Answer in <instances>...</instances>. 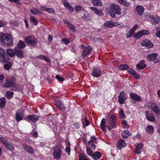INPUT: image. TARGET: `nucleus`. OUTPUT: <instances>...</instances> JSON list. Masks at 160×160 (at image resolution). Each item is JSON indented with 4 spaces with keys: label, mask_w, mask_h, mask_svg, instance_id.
<instances>
[{
    "label": "nucleus",
    "mask_w": 160,
    "mask_h": 160,
    "mask_svg": "<svg viewBox=\"0 0 160 160\" xmlns=\"http://www.w3.org/2000/svg\"><path fill=\"white\" fill-rule=\"evenodd\" d=\"M133 31H132L131 30H130L126 34V37L127 38H130L133 35Z\"/></svg>",
    "instance_id": "nucleus-57"
},
{
    "label": "nucleus",
    "mask_w": 160,
    "mask_h": 160,
    "mask_svg": "<svg viewBox=\"0 0 160 160\" xmlns=\"http://www.w3.org/2000/svg\"><path fill=\"white\" fill-rule=\"evenodd\" d=\"M127 145L125 141L123 139L119 140L117 143V147L120 149L125 147Z\"/></svg>",
    "instance_id": "nucleus-15"
},
{
    "label": "nucleus",
    "mask_w": 160,
    "mask_h": 160,
    "mask_svg": "<svg viewBox=\"0 0 160 160\" xmlns=\"http://www.w3.org/2000/svg\"><path fill=\"white\" fill-rule=\"evenodd\" d=\"M25 46V44L24 42L22 41H20L18 44L17 47L16 48L21 49L24 48Z\"/></svg>",
    "instance_id": "nucleus-37"
},
{
    "label": "nucleus",
    "mask_w": 160,
    "mask_h": 160,
    "mask_svg": "<svg viewBox=\"0 0 160 160\" xmlns=\"http://www.w3.org/2000/svg\"><path fill=\"white\" fill-rule=\"evenodd\" d=\"M6 52L8 55L11 57H13L15 54V50L12 49H7Z\"/></svg>",
    "instance_id": "nucleus-31"
},
{
    "label": "nucleus",
    "mask_w": 160,
    "mask_h": 160,
    "mask_svg": "<svg viewBox=\"0 0 160 160\" xmlns=\"http://www.w3.org/2000/svg\"><path fill=\"white\" fill-rule=\"evenodd\" d=\"M75 9L76 11L78 12H80L82 10L83 13H85L84 12H86V11L84 9V8L80 6H76L75 7Z\"/></svg>",
    "instance_id": "nucleus-38"
},
{
    "label": "nucleus",
    "mask_w": 160,
    "mask_h": 160,
    "mask_svg": "<svg viewBox=\"0 0 160 160\" xmlns=\"http://www.w3.org/2000/svg\"><path fill=\"white\" fill-rule=\"evenodd\" d=\"M90 8L97 15L99 16H102L103 15V13L102 11L93 7H91Z\"/></svg>",
    "instance_id": "nucleus-26"
},
{
    "label": "nucleus",
    "mask_w": 160,
    "mask_h": 160,
    "mask_svg": "<svg viewBox=\"0 0 160 160\" xmlns=\"http://www.w3.org/2000/svg\"><path fill=\"white\" fill-rule=\"evenodd\" d=\"M143 146V145L141 143H140L138 144L134 151L135 153L136 154H140L141 152V150Z\"/></svg>",
    "instance_id": "nucleus-25"
},
{
    "label": "nucleus",
    "mask_w": 160,
    "mask_h": 160,
    "mask_svg": "<svg viewBox=\"0 0 160 160\" xmlns=\"http://www.w3.org/2000/svg\"><path fill=\"white\" fill-rule=\"evenodd\" d=\"M101 70L98 68H94L92 73V76L95 77H99L101 74Z\"/></svg>",
    "instance_id": "nucleus-17"
},
{
    "label": "nucleus",
    "mask_w": 160,
    "mask_h": 160,
    "mask_svg": "<svg viewBox=\"0 0 160 160\" xmlns=\"http://www.w3.org/2000/svg\"><path fill=\"white\" fill-rule=\"evenodd\" d=\"M106 11L108 13L110 14L112 17L113 18L115 17V14L120 15L121 13V8L120 6L114 3L111 4L110 8H107Z\"/></svg>",
    "instance_id": "nucleus-2"
},
{
    "label": "nucleus",
    "mask_w": 160,
    "mask_h": 160,
    "mask_svg": "<svg viewBox=\"0 0 160 160\" xmlns=\"http://www.w3.org/2000/svg\"><path fill=\"white\" fill-rule=\"evenodd\" d=\"M23 148L28 153L33 154L34 153V151L33 149L28 146L27 145H23Z\"/></svg>",
    "instance_id": "nucleus-28"
},
{
    "label": "nucleus",
    "mask_w": 160,
    "mask_h": 160,
    "mask_svg": "<svg viewBox=\"0 0 160 160\" xmlns=\"http://www.w3.org/2000/svg\"><path fill=\"white\" fill-rule=\"evenodd\" d=\"M82 123L83 126H88L89 125V122L86 117H84V119L82 120Z\"/></svg>",
    "instance_id": "nucleus-45"
},
{
    "label": "nucleus",
    "mask_w": 160,
    "mask_h": 160,
    "mask_svg": "<svg viewBox=\"0 0 160 160\" xmlns=\"http://www.w3.org/2000/svg\"><path fill=\"white\" fill-rule=\"evenodd\" d=\"M100 126L102 130L104 132H106L107 126L106 124L105 119V118H103L102 119L101 122Z\"/></svg>",
    "instance_id": "nucleus-27"
},
{
    "label": "nucleus",
    "mask_w": 160,
    "mask_h": 160,
    "mask_svg": "<svg viewBox=\"0 0 160 160\" xmlns=\"http://www.w3.org/2000/svg\"><path fill=\"white\" fill-rule=\"evenodd\" d=\"M154 130V127L152 125H149L146 128V132L149 134L153 133Z\"/></svg>",
    "instance_id": "nucleus-30"
},
{
    "label": "nucleus",
    "mask_w": 160,
    "mask_h": 160,
    "mask_svg": "<svg viewBox=\"0 0 160 160\" xmlns=\"http://www.w3.org/2000/svg\"><path fill=\"white\" fill-rule=\"evenodd\" d=\"M133 76V77L136 78L137 79H139L140 78V75L137 73H136V72H135V73L134 74Z\"/></svg>",
    "instance_id": "nucleus-64"
},
{
    "label": "nucleus",
    "mask_w": 160,
    "mask_h": 160,
    "mask_svg": "<svg viewBox=\"0 0 160 160\" xmlns=\"http://www.w3.org/2000/svg\"><path fill=\"white\" fill-rule=\"evenodd\" d=\"M121 4L126 7H128L130 6V3L129 2H127L126 0H123Z\"/></svg>",
    "instance_id": "nucleus-51"
},
{
    "label": "nucleus",
    "mask_w": 160,
    "mask_h": 160,
    "mask_svg": "<svg viewBox=\"0 0 160 160\" xmlns=\"http://www.w3.org/2000/svg\"><path fill=\"white\" fill-rule=\"evenodd\" d=\"M31 12L34 15H36L39 13H41L39 12L37 9L35 8H33L30 10Z\"/></svg>",
    "instance_id": "nucleus-46"
},
{
    "label": "nucleus",
    "mask_w": 160,
    "mask_h": 160,
    "mask_svg": "<svg viewBox=\"0 0 160 160\" xmlns=\"http://www.w3.org/2000/svg\"><path fill=\"white\" fill-rule=\"evenodd\" d=\"M147 18L148 20L153 24H156L160 21V18L158 16H153L152 15H149L147 16Z\"/></svg>",
    "instance_id": "nucleus-7"
},
{
    "label": "nucleus",
    "mask_w": 160,
    "mask_h": 160,
    "mask_svg": "<svg viewBox=\"0 0 160 160\" xmlns=\"http://www.w3.org/2000/svg\"><path fill=\"white\" fill-rule=\"evenodd\" d=\"M47 12L50 13H54L55 12L54 10L51 8H48Z\"/></svg>",
    "instance_id": "nucleus-62"
},
{
    "label": "nucleus",
    "mask_w": 160,
    "mask_h": 160,
    "mask_svg": "<svg viewBox=\"0 0 160 160\" xmlns=\"http://www.w3.org/2000/svg\"><path fill=\"white\" fill-rule=\"evenodd\" d=\"M140 31L142 36L144 35H148L150 33L149 31L143 29Z\"/></svg>",
    "instance_id": "nucleus-50"
},
{
    "label": "nucleus",
    "mask_w": 160,
    "mask_h": 160,
    "mask_svg": "<svg viewBox=\"0 0 160 160\" xmlns=\"http://www.w3.org/2000/svg\"><path fill=\"white\" fill-rule=\"evenodd\" d=\"M118 114L120 118L124 119L126 118V117L122 109L120 110Z\"/></svg>",
    "instance_id": "nucleus-48"
},
{
    "label": "nucleus",
    "mask_w": 160,
    "mask_h": 160,
    "mask_svg": "<svg viewBox=\"0 0 160 160\" xmlns=\"http://www.w3.org/2000/svg\"><path fill=\"white\" fill-rule=\"evenodd\" d=\"M101 154L99 152H97L93 154L92 157L95 160L99 159L101 156Z\"/></svg>",
    "instance_id": "nucleus-33"
},
{
    "label": "nucleus",
    "mask_w": 160,
    "mask_h": 160,
    "mask_svg": "<svg viewBox=\"0 0 160 160\" xmlns=\"http://www.w3.org/2000/svg\"><path fill=\"white\" fill-rule=\"evenodd\" d=\"M12 67V65L10 63H8L5 64L4 66V68L6 70L9 69Z\"/></svg>",
    "instance_id": "nucleus-56"
},
{
    "label": "nucleus",
    "mask_w": 160,
    "mask_h": 160,
    "mask_svg": "<svg viewBox=\"0 0 160 160\" xmlns=\"http://www.w3.org/2000/svg\"><path fill=\"white\" fill-rule=\"evenodd\" d=\"M25 41L27 43L31 45L36 44L37 42V39L33 36H29L25 38Z\"/></svg>",
    "instance_id": "nucleus-6"
},
{
    "label": "nucleus",
    "mask_w": 160,
    "mask_h": 160,
    "mask_svg": "<svg viewBox=\"0 0 160 160\" xmlns=\"http://www.w3.org/2000/svg\"><path fill=\"white\" fill-rule=\"evenodd\" d=\"M126 98V97L124 92H121L118 97V102L120 104L123 103Z\"/></svg>",
    "instance_id": "nucleus-12"
},
{
    "label": "nucleus",
    "mask_w": 160,
    "mask_h": 160,
    "mask_svg": "<svg viewBox=\"0 0 160 160\" xmlns=\"http://www.w3.org/2000/svg\"><path fill=\"white\" fill-rule=\"evenodd\" d=\"M130 135H131V133L128 130L123 131L122 133V136L123 138H127Z\"/></svg>",
    "instance_id": "nucleus-29"
},
{
    "label": "nucleus",
    "mask_w": 160,
    "mask_h": 160,
    "mask_svg": "<svg viewBox=\"0 0 160 160\" xmlns=\"http://www.w3.org/2000/svg\"><path fill=\"white\" fill-rule=\"evenodd\" d=\"M53 156L54 158L56 159H59L61 157L62 149L60 146H56L53 148Z\"/></svg>",
    "instance_id": "nucleus-4"
},
{
    "label": "nucleus",
    "mask_w": 160,
    "mask_h": 160,
    "mask_svg": "<svg viewBox=\"0 0 160 160\" xmlns=\"http://www.w3.org/2000/svg\"><path fill=\"white\" fill-rule=\"evenodd\" d=\"M128 72L129 74L131 75H133L136 72L132 68H130L128 70Z\"/></svg>",
    "instance_id": "nucleus-58"
},
{
    "label": "nucleus",
    "mask_w": 160,
    "mask_h": 160,
    "mask_svg": "<svg viewBox=\"0 0 160 160\" xmlns=\"http://www.w3.org/2000/svg\"><path fill=\"white\" fill-rule=\"evenodd\" d=\"M41 10L44 11H47L48 8H47L44 6H41Z\"/></svg>",
    "instance_id": "nucleus-63"
},
{
    "label": "nucleus",
    "mask_w": 160,
    "mask_h": 160,
    "mask_svg": "<svg viewBox=\"0 0 160 160\" xmlns=\"http://www.w3.org/2000/svg\"><path fill=\"white\" fill-rule=\"evenodd\" d=\"M56 78L58 81H62L64 80V78L61 77L60 76L58 75H56Z\"/></svg>",
    "instance_id": "nucleus-60"
},
{
    "label": "nucleus",
    "mask_w": 160,
    "mask_h": 160,
    "mask_svg": "<svg viewBox=\"0 0 160 160\" xmlns=\"http://www.w3.org/2000/svg\"><path fill=\"white\" fill-rule=\"evenodd\" d=\"M36 57L41 59H44L47 62H50V60L49 58L44 55H39L36 56Z\"/></svg>",
    "instance_id": "nucleus-34"
},
{
    "label": "nucleus",
    "mask_w": 160,
    "mask_h": 160,
    "mask_svg": "<svg viewBox=\"0 0 160 160\" xmlns=\"http://www.w3.org/2000/svg\"><path fill=\"white\" fill-rule=\"evenodd\" d=\"M130 97L132 100L137 101H140L141 100V98L139 96L133 92L130 93Z\"/></svg>",
    "instance_id": "nucleus-14"
},
{
    "label": "nucleus",
    "mask_w": 160,
    "mask_h": 160,
    "mask_svg": "<svg viewBox=\"0 0 160 160\" xmlns=\"http://www.w3.org/2000/svg\"><path fill=\"white\" fill-rule=\"evenodd\" d=\"M86 152L88 155L92 157L93 153L88 148H87L86 149Z\"/></svg>",
    "instance_id": "nucleus-54"
},
{
    "label": "nucleus",
    "mask_w": 160,
    "mask_h": 160,
    "mask_svg": "<svg viewBox=\"0 0 160 160\" xmlns=\"http://www.w3.org/2000/svg\"><path fill=\"white\" fill-rule=\"evenodd\" d=\"M14 50H15V54H16L17 56L19 58H22L23 56L22 50L21 49H19V48H15Z\"/></svg>",
    "instance_id": "nucleus-18"
},
{
    "label": "nucleus",
    "mask_w": 160,
    "mask_h": 160,
    "mask_svg": "<svg viewBox=\"0 0 160 160\" xmlns=\"http://www.w3.org/2000/svg\"><path fill=\"white\" fill-rule=\"evenodd\" d=\"M115 24H116L115 22L112 21H108L105 22L103 24V26L107 28H112L115 27Z\"/></svg>",
    "instance_id": "nucleus-21"
},
{
    "label": "nucleus",
    "mask_w": 160,
    "mask_h": 160,
    "mask_svg": "<svg viewBox=\"0 0 160 160\" xmlns=\"http://www.w3.org/2000/svg\"><path fill=\"white\" fill-rule=\"evenodd\" d=\"M30 21L31 23L34 25H37L38 24V21L36 18L33 16H32L30 18Z\"/></svg>",
    "instance_id": "nucleus-47"
},
{
    "label": "nucleus",
    "mask_w": 160,
    "mask_h": 160,
    "mask_svg": "<svg viewBox=\"0 0 160 160\" xmlns=\"http://www.w3.org/2000/svg\"><path fill=\"white\" fill-rule=\"evenodd\" d=\"M122 123L124 125V127L125 128H128L129 127V126L127 122L125 120H123L122 121Z\"/></svg>",
    "instance_id": "nucleus-59"
},
{
    "label": "nucleus",
    "mask_w": 160,
    "mask_h": 160,
    "mask_svg": "<svg viewBox=\"0 0 160 160\" xmlns=\"http://www.w3.org/2000/svg\"><path fill=\"white\" fill-rule=\"evenodd\" d=\"M63 3L65 7L69 11L71 12H72L73 11V8L68 3L66 0H64Z\"/></svg>",
    "instance_id": "nucleus-16"
},
{
    "label": "nucleus",
    "mask_w": 160,
    "mask_h": 160,
    "mask_svg": "<svg viewBox=\"0 0 160 160\" xmlns=\"http://www.w3.org/2000/svg\"><path fill=\"white\" fill-rule=\"evenodd\" d=\"M79 160H90L87 158V156L83 153H80L79 155Z\"/></svg>",
    "instance_id": "nucleus-43"
},
{
    "label": "nucleus",
    "mask_w": 160,
    "mask_h": 160,
    "mask_svg": "<svg viewBox=\"0 0 160 160\" xmlns=\"http://www.w3.org/2000/svg\"><path fill=\"white\" fill-rule=\"evenodd\" d=\"M146 118L149 121H153L155 120L154 117L152 114H150V115Z\"/></svg>",
    "instance_id": "nucleus-52"
},
{
    "label": "nucleus",
    "mask_w": 160,
    "mask_h": 160,
    "mask_svg": "<svg viewBox=\"0 0 160 160\" xmlns=\"http://www.w3.org/2000/svg\"><path fill=\"white\" fill-rule=\"evenodd\" d=\"M146 107H148V108H151L152 110L156 114H158L159 113L160 110L157 104L154 103L150 102L147 103L145 105Z\"/></svg>",
    "instance_id": "nucleus-5"
},
{
    "label": "nucleus",
    "mask_w": 160,
    "mask_h": 160,
    "mask_svg": "<svg viewBox=\"0 0 160 160\" xmlns=\"http://www.w3.org/2000/svg\"><path fill=\"white\" fill-rule=\"evenodd\" d=\"M136 11L138 15H142L143 14L144 12V8L141 5L138 6L136 8Z\"/></svg>",
    "instance_id": "nucleus-24"
},
{
    "label": "nucleus",
    "mask_w": 160,
    "mask_h": 160,
    "mask_svg": "<svg viewBox=\"0 0 160 160\" xmlns=\"http://www.w3.org/2000/svg\"><path fill=\"white\" fill-rule=\"evenodd\" d=\"M67 26L72 31L74 32L76 31V29L74 26L70 23H68V24L67 25Z\"/></svg>",
    "instance_id": "nucleus-49"
},
{
    "label": "nucleus",
    "mask_w": 160,
    "mask_h": 160,
    "mask_svg": "<svg viewBox=\"0 0 160 160\" xmlns=\"http://www.w3.org/2000/svg\"><path fill=\"white\" fill-rule=\"evenodd\" d=\"M13 38L10 34L0 32V42L3 46H11L13 45Z\"/></svg>",
    "instance_id": "nucleus-1"
},
{
    "label": "nucleus",
    "mask_w": 160,
    "mask_h": 160,
    "mask_svg": "<svg viewBox=\"0 0 160 160\" xmlns=\"http://www.w3.org/2000/svg\"><path fill=\"white\" fill-rule=\"evenodd\" d=\"M128 66L126 64H122L118 66V68L120 70H126L128 68Z\"/></svg>",
    "instance_id": "nucleus-44"
},
{
    "label": "nucleus",
    "mask_w": 160,
    "mask_h": 160,
    "mask_svg": "<svg viewBox=\"0 0 160 160\" xmlns=\"http://www.w3.org/2000/svg\"><path fill=\"white\" fill-rule=\"evenodd\" d=\"M92 2L94 6H101L102 3L100 0H92Z\"/></svg>",
    "instance_id": "nucleus-36"
},
{
    "label": "nucleus",
    "mask_w": 160,
    "mask_h": 160,
    "mask_svg": "<svg viewBox=\"0 0 160 160\" xmlns=\"http://www.w3.org/2000/svg\"><path fill=\"white\" fill-rule=\"evenodd\" d=\"M55 104L57 107L61 109H62L65 108L64 106L60 100L56 101Z\"/></svg>",
    "instance_id": "nucleus-32"
},
{
    "label": "nucleus",
    "mask_w": 160,
    "mask_h": 160,
    "mask_svg": "<svg viewBox=\"0 0 160 160\" xmlns=\"http://www.w3.org/2000/svg\"><path fill=\"white\" fill-rule=\"evenodd\" d=\"M141 45L143 46L146 47L148 48H150L152 47V44L150 40L148 39H145L143 40L141 43Z\"/></svg>",
    "instance_id": "nucleus-9"
},
{
    "label": "nucleus",
    "mask_w": 160,
    "mask_h": 160,
    "mask_svg": "<svg viewBox=\"0 0 160 160\" xmlns=\"http://www.w3.org/2000/svg\"><path fill=\"white\" fill-rule=\"evenodd\" d=\"M147 66L145 63V61L143 60L140 61L139 63L136 65V67L139 69H143L145 68Z\"/></svg>",
    "instance_id": "nucleus-20"
},
{
    "label": "nucleus",
    "mask_w": 160,
    "mask_h": 160,
    "mask_svg": "<svg viewBox=\"0 0 160 160\" xmlns=\"http://www.w3.org/2000/svg\"><path fill=\"white\" fill-rule=\"evenodd\" d=\"M138 27V25L137 24H135L134 26L130 30H131L132 31H133V32H134L136 30Z\"/></svg>",
    "instance_id": "nucleus-61"
},
{
    "label": "nucleus",
    "mask_w": 160,
    "mask_h": 160,
    "mask_svg": "<svg viewBox=\"0 0 160 160\" xmlns=\"http://www.w3.org/2000/svg\"><path fill=\"white\" fill-rule=\"evenodd\" d=\"M115 22L116 24H115V27L117 26L119 28H121L124 27V24L122 22Z\"/></svg>",
    "instance_id": "nucleus-55"
},
{
    "label": "nucleus",
    "mask_w": 160,
    "mask_h": 160,
    "mask_svg": "<svg viewBox=\"0 0 160 160\" xmlns=\"http://www.w3.org/2000/svg\"><path fill=\"white\" fill-rule=\"evenodd\" d=\"M5 94L7 98L8 99H10L12 97L13 93L10 91H8L6 92Z\"/></svg>",
    "instance_id": "nucleus-40"
},
{
    "label": "nucleus",
    "mask_w": 160,
    "mask_h": 160,
    "mask_svg": "<svg viewBox=\"0 0 160 160\" xmlns=\"http://www.w3.org/2000/svg\"><path fill=\"white\" fill-rule=\"evenodd\" d=\"M142 36V35L140 31L137 32V33H134L133 35V37L137 39H138Z\"/></svg>",
    "instance_id": "nucleus-41"
},
{
    "label": "nucleus",
    "mask_w": 160,
    "mask_h": 160,
    "mask_svg": "<svg viewBox=\"0 0 160 160\" xmlns=\"http://www.w3.org/2000/svg\"><path fill=\"white\" fill-rule=\"evenodd\" d=\"M62 42L65 45H67L70 42V41L69 39L64 38L62 39Z\"/></svg>",
    "instance_id": "nucleus-53"
},
{
    "label": "nucleus",
    "mask_w": 160,
    "mask_h": 160,
    "mask_svg": "<svg viewBox=\"0 0 160 160\" xmlns=\"http://www.w3.org/2000/svg\"><path fill=\"white\" fill-rule=\"evenodd\" d=\"M157 56L158 54L156 53L149 54L147 56V59L150 61H153Z\"/></svg>",
    "instance_id": "nucleus-23"
},
{
    "label": "nucleus",
    "mask_w": 160,
    "mask_h": 160,
    "mask_svg": "<svg viewBox=\"0 0 160 160\" xmlns=\"http://www.w3.org/2000/svg\"><path fill=\"white\" fill-rule=\"evenodd\" d=\"M66 147L65 148V151L66 152L68 153L69 155L70 154V143L69 142H66Z\"/></svg>",
    "instance_id": "nucleus-42"
},
{
    "label": "nucleus",
    "mask_w": 160,
    "mask_h": 160,
    "mask_svg": "<svg viewBox=\"0 0 160 160\" xmlns=\"http://www.w3.org/2000/svg\"><path fill=\"white\" fill-rule=\"evenodd\" d=\"M23 117V112L21 110H18L16 115V118L17 120L20 121L21 120Z\"/></svg>",
    "instance_id": "nucleus-13"
},
{
    "label": "nucleus",
    "mask_w": 160,
    "mask_h": 160,
    "mask_svg": "<svg viewBox=\"0 0 160 160\" xmlns=\"http://www.w3.org/2000/svg\"><path fill=\"white\" fill-rule=\"evenodd\" d=\"M9 60L5 52L0 56V61L2 62L6 63Z\"/></svg>",
    "instance_id": "nucleus-22"
},
{
    "label": "nucleus",
    "mask_w": 160,
    "mask_h": 160,
    "mask_svg": "<svg viewBox=\"0 0 160 160\" xmlns=\"http://www.w3.org/2000/svg\"><path fill=\"white\" fill-rule=\"evenodd\" d=\"M92 50V48L90 46H88L84 48L83 49L82 56L83 57L86 56L88 54L90 53Z\"/></svg>",
    "instance_id": "nucleus-10"
},
{
    "label": "nucleus",
    "mask_w": 160,
    "mask_h": 160,
    "mask_svg": "<svg viewBox=\"0 0 160 160\" xmlns=\"http://www.w3.org/2000/svg\"><path fill=\"white\" fill-rule=\"evenodd\" d=\"M0 141L5 146L7 150L13 151L14 148L12 144L10 142H9L5 138L0 137Z\"/></svg>",
    "instance_id": "nucleus-3"
},
{
    "label": "nucleus",
    "mask_w": 160,
    "mask_h": 160,
    "mask_svg": "<svg viewBox=\"0 0 160 160\" xmlns=\"http://www.w3.org/2000/svg\"><path fill=\"white\" fill-rule=\"evenodd\" d=\"M0 108H3L4 107L6 103V99L4 98H2L0 99Z\"/></svg>",
    "instance_id": "nucleus-35"
},
{
    "label": "nucleus",
    "mask_w": 160,
    "mask_h": 160,
    "mask_svg": "<svg viewBox=\"0 0 160 160\" xmlns=\"http://www.w3.org/2000/svg\"><path fill=\"white\" fill-rule=\"evenodd\" d=\"M16 79L14 77H11L9 79L6 80V82L3 85V87L6 88L11 87L13 85Z\"/></svg>",
    "instance_id": "nucleus-8"
},
{
    "label": "nucleus",
    "mask_w": 160,
    "mask_h": 160,
    "mask_svg": "<svg viewBox=\"0 0 160 160\" xmlns=\"http://www.w3.org/2000/svg\"><path fill=\"white\" fill-rule=\"evenodd\" d=\"M116 120V117L113 115H112L109 118V122L112 128H113L116 126L115 122Z\"/></svg>",
    "instance_id": "nucleus-19"
},
{
    "label": "nucleus",
    "mask_w": 160,
    "mask_h": 160,
    "mask_svg": "<svg viewBox=\"0 0 160 160\" xmlns=\"http://www.w3.org/2000/svg\"><path fill=\"white\" fill-rule=\"evenodd\" d=\"M39 118L38 116L35 115H29L26 118L25 120L28 122L32 121L36 122Z\"/></svg>",
    "instance_id": "nucleus-11"
},
{
    "label": "nucleus",
    "mask_w": 160,
    "mask_h": 160,
    "mask_svg": "<svg viewBox=\"0 0 160 160\" xmlns=\"http://www.w3.org/2000/svg\"><path fill=\"white\" fill-rule=\"evenodd\" d=\"M85 13H83L84 15L83 18L85 20H90L91 19V17L90 16L87 12V11L86 12H84Z\"/></svg>",
    "instance_id": "nucleus-39"
}]
</instances>
